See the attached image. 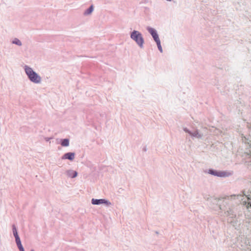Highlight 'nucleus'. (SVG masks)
<instances>
[{"label":"nucleus","instance_id":"f257e3e1","mask_svg":"<svg viewBox=\"0 0 251 251\" xmlns=\"http://www.w3.org/2000/svg\"><path fill=\"white\" fill-rule=\"evenodd\" d=\"M24 69L25 74L31 82L35 84H39L41 82V77L32 68L25 65Z\"/></svg>","mask_w":251,"mask_h":251},{"label":"nucleus","instance_id":"f03ea898","mask_svg":"<svg viewBox=\"0 0 251 251\" xmlns=\"http://www.w3.org/2000/svg\"><path fill=\"white\" fill-rule=\"evenodd\" d=\"M130 37L141 49L144 47V39L140 32L134 30L130 33Z\"/></svg>","mask_w":251,"mask_h":251},{"label":"nucleus","instance_id":"7ed1b4c3","mask_svg":"<svg viewBox=\"0 0 251 251\" xmlns=\"http://www.w3.org/2000/svg\"><path fill=\"white\" fill-rule=\"evenodd\" d=\"M205 172L211 175L220 177H228L233 175V172L232 171H217L213 169H209L205 171Z\"/></svg>","mask_w":251,"mask_h":251},{"label":"nucleus","instance_id":"20e7f679","mask_svg":"<svg viewBox=\"0 0 251 251\" xmlns=\"http://www.w3.org/2000/svg\"><path fill=\"white\" fill-rule=\"evenodd\" d=\"M183 130L186 133H188L192 137L197 139H201L203 136V133L201 132L199 129H196L194 131H192L187 127H183Z\"/></svg>","mask_w":251,"mask_h":251},{"label":"nucleus","instance_id":"39448f33","mask_svg":"<svg viewBox=\"0 0 251 251\" xmlns=\"http://www.w3.org/2000/svg\"><path fill=\"white\" fill-rule=\"evenodd\" d=\"M147 30L151 34L155 42L160 40L157 32L154 28L150 26H148L147 27Z\"/></svg>","mask_w":251,"mask_h":251},{"label":"nucleus","instance_id":"423d86ee","mask_svg":"<svg viewBox=\"0 0 251 251\" xmlns=\"http://www.w3.org/2000/svg\"><path fill=\"white\" fill-rule=\"evenodd\" d=\"M91 202L94 205H99L100 204H105L107 205H110L111 203L106 199H92Z\"/></svg>","mask_w":251,"mask_h":251},{"label":"nucleus","instance_id":"0eeeda50","mask_svg":"<svg viewBox=\"0 0 251 251\" xmlns=\"http://www.w3.org/2000/svg\"><path fill=\"white\" fill-rule=\"evenodd\" d=\"M244 241V244H241V249L243 251H251V245L249 244L250 242L249 240L243 239L241 241V243Z\"/></svg>","mask_w":251,"mask_h":251},{"label":"nucleus","instance_id":"6e6552de","mask_svg":"<svg viewBox=\"0 0 251 251\" xmlns=\"http://www.w3.org/2000/svg\"><path fill=\"white\" fill-rule=\"evenodd\" d=\"M75 153L69 152L64 153L61 157V159L62 160L68 159L70 161H73L75 159Z\"/></svg>","mask_w":251,"mask_h":251},{"label":"nucleus","instance_id":"1a4fd4ad","mask_svg":"<svg viewBox=\"0 0 251 251\" xmlns=\"http://www.w3.org/2000/svg\"><path fill=\"white\" fill-rule=\"evenodd\" d=\"M65 173L67 176L71 178H75L77 176V172L71 169L67 170Z\"/></svg>","mask_w":251,"mask_h":251},{"label":"nucleus","instance_id":"9d476101","mask_svg":"<svg viewBox=\"0 0 251 251\" xmlns=\"http://www.w3.org/2000/svg\"><path fill=\"white\" fill-rule=\"evenodd\" d=\"M94 10L93 6L92 5L90 6V7L87 9L83 13V15L84 16H87L90 15Z\"/></svg>","mask_w":251,"mask_h":251},{"label":"nucleus","instance_id":"9b49d317","mask_svg":"<svg viewBox=\"0 0 251 251\" xmlns=\"http://www.w3.org/2000/svg\"><path fill=\"white\" fill-rule=\"evenodd\" d=\"M69 139L66 138L61 140L60 144L63 147H68L69 146Z\"/></svg>","mask_w":251,"mask_h":251},{"label":"nucleus","instance_id":"f8f14e48","mask_svg":"<svg viewBox=\"0 0 251 251\" xmlns=\"http://www.w3.org/2000/svg\"><path fill=\"white\" fill-rule=\"evenodd\" d=\"M12 43L13 44H15L18 46H22V42L18 38H14L12 41Z\"/></svg>","mask_w":251,"mask_h":251},{"label":"nucleus","instance_id":"ddd939ff","mask_svg":"<svg viewBox=\"0 0 251 251\" xmlns=\"http://www.w3.org/2000/svg\"><path fill=\"white\" fill-rule=\"evenodd\" d=\"M12 231H13V233L14 237H16V236L19 235L16 227L15 226V225H12Z\"/></svg>","mask_w":251,"mask_h":251},{"label":"nucleus","instance_id":"4468645a","mask_svg":"<svg viewBox=\"0 0 251 251\" xmlns=\"http://www.w3.org/2000/svg\"><path fill=\"white\" fill-rule=\"evenodd\" d=\"M156 45H157V48H158L159 50L161 52H163V50H162V47H161V45L160 40H159V41L156 42Z\"/></svg>","mask_w":251,"mask_h":251},{"label":"nucleus","instance_id":"2eb2a0df","mask_svg":"<svg viewBox=\"0 0 251 251\" xmlns=\"http://www.w3.org/2000/svg\"><path fill=\"white\" fill-rule=\"evenodd\" d=\"M17 246L19 250H20V251H25L24 248L23 247L22 243H20L19 244H17Z\"/></svg>","mask_w":251,"mask_h":251},{"label":"nucleus","instance_id":"dca6fc26","mask_svg":"<svg viewBox=\"0 0 251 251\" xmlns=\"http://www.w3.org/2000/svg\"><path fill=\"white\" fill-rule=\"evenodd\" d=\"M15 241H16V244H19L20 243H22L21 241V239H20L19 235L15 237Z\"/></svg>","mask_w":251,"mask_h":251},{"label":"nucleus","instance_id":"f3484780","mask_svg":"<svg viewBox=\"0 0 251 251\" xmlns=\"http://www.w3.org/2000/svg\"><path fill=\"white\" fill-rule=\"evenodd\" d=\"M242 141L243 142H244L245 143H249V142H248V141H246V140H247V138L245 136H242Z\"/></svg>","mask_w":251,"mask_h":251},{"label":"nucleus","instance_id":"a211bd4d","mask_svg":"<svg viewBox=\"0 0 251 251\" xmlns=\"http://www.w3.org/2000/svg\"><path fill=\"white\" fill-rule=\"evenodd\" d=\"M203 130H207V128L206 127H202Z\"/></svg>","mask_w":251,"mask_h":251},{"label":"nucleus","instance_id":"6ab92c4d","mask_svg":"<svg viewBox=\"0 0 251 251\" xmlns=\"http://www.w3.org/2000/svg\"><path fill=\"white\" fill-rule=\"evenodd\" d=\"M31 251H34V250L32 249L31 250Z\"/></svg>","mask_w":251,"mask_h":251}]
</instances>
